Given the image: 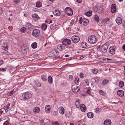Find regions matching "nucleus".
Returning <instances> with one entry per match:
<instances>
[{"label": "nucleus", "mask_w": 125, "mask_h": 125, "mask_svg": "<svg viewBox=\"0 0 125 125\" xmlns=\"http://www.w3.org/2000/svg\"><path fill=\"white\" fill-rule=\"evenodd\" d=\"M3 12V10L0 7V15L2 14Z\"/></svg>", "instance_id": "49530a36"}, {"label": "nucleus", "mask_w": 125, "mask_h": 125, "mask_svg": "<svg viewBox=\"0 0 125 125\" xmlns=\"http://www.w3.org/2000/svg\"><path fill=\"white\" fill-rule=\"evenodd\" d=\"M8 45H6L5 46H3L2 47V49L4 50L7 51L8 50Z\"/></svg>", "instance_id": "f704fd0d"}, {"label": "nucleus", "mask_w": 125, "mask_h": 125, "mask_svg": "<svg viewBox=\"0 0 125 125\" xmlns=\"http://www.w3.org/2000/svg\"><path fill=\"white\" fill-rule=\"evenodd\" d=\"M115 46L114 45L110 47L109 49V52L111 54H113L115 53Z\"/></svg>", "instance_id": "0eeeda50"}, {"label": "nucleus", "mask_w": 125, "mask_h": 125, "mask_svg": "<svg viewBox=\"0 0 125 125\" xmlns=\"http://www.w3.org/2000/svg\"><path fill=\"white\" fill-rule=\"evenodd\" d=\"M33 19L35 21L38 20L40 19V18L38 15L36 13L33 14L32 15Z\"/></svg>", "instance_id": "f8f14e48"}, {"label": "nucleus", "mask_w": 125, "mask_h": 125, "mask_svg": "<svg viewBox=\"0 0 125 125\" xmlns=\"http://www.w3.org/2000/svg\"><path fill=\"white\" fill-rule=\"evenodd\" d=\"M41 78L43 81H45L47 80V77L44 75H41Z\"/></svg>", "instance_id": "c85d7f7f"}, {"label": "nucleus", "mask_w": 125, "mask_h": 125, "mask_svg": "<svg viewBox=\"0 0 125 125\" xmlns=\"http://www.w3.org/2000/svg\"><path fill=\"white\" fill-rule=\"evenodd\" d=\"M3 61L2 60H0V65L3 64Z\"/></svg>", "instance_id": "052dcab7"}, {"label": "nucleus", "mask_w": 125, "mask_h": 125, "mask_svg": "<svg viewBox=\"0 0 125 125\" xmlns=\"http://www.w3.org/2000/svg\"><path fill=\"white\" fill-rule=\"evenodd\" d=\"M116 7L115 4H113L112 5L111 8V12L113 13L116 11Z\"/></svg>", "instance_id": "f3484780"}, {"label": "nucleus", "mask_w": 125, "mask_h": 125, "mask_svg": "<svg viewBox=\"0 0 125 125\" xmlns=\"http://www.w3.org/2000/svg\"><path fill=\"white\" fill-rule=\"evenodd\" d=\"M94 19L97 22H99V19L98 16L96 15H94Z\"/></svg>", "instance_id": "c756f323"}, {"label": "nucleus", "mask_w": 125, "mask_h": 125, "mask_svg": "<svg viewBox=\"0 0 125 125\" xmlns=\"http://www.w3.org/2000/svg\"><path fill=\"white\" fill-rule=\"evenodd\" d=\"M46 22H47V23H48L49 24H50L51 23H52V20H50V21H46Z\"/></svg>", "instance_id": "6e6d98bb"}, {"label": "nucleus", "mask_w": 125, "mask_h": 125, "mask_svg": "<svg viewBox=\"0 0 125 125\" xmlns=\"http://www.w3.org/2000/svg\"><path fill=\"white\" fill-rule=\"evenodd\" d=\"M9 95H11L13 93V90H12L11 91H10L9 92Z\"/></svg>", "instance_id": "8fccbe9b"}, {"label": "nucleus", "mask_w": 125, "mask_h": 125, "mask_svg": "<svg viewBox=\"0 0 125 125\" xmlns=\"http://www.w3.org/2000/svg\"><path fill=\"white\" fill-rule=\"evenodd\" d=\"M92 72L94 74H96L98 72V70L96 69H93L92 70Z\"/></svg>", "instance_id": "58836bf2"}, {"label": "nucleus", "mask_w": 125, "mask_h": 125, "mask_svg": "<svg viewBox=\"0 0 125 125\" xmlns=\"http://www.w3.org/2000/svg\"><path fill=\"white\" fill-rule=\"evenodd\" d=\"M122 48L125 51V44H124L122 46Z\"/></svg>", "instance_id": "69168bd1"}, {"label": "nucleus", "mask_w": 125, "mask_h": 125, "mask_svg": "<svg viewBox=\"0 0 125 125\" xmlns=\"http://www.w3.org/2000/svg\"><path fill=\"white\" fill-rule=\"evenodd\" d=\"M21 32L22 33L25 32L26 31V28L24 27L21 28Z\"/></svg>", "instance_id": "c9c22d12"}, {"label": "nucleus", "mask_w": 125, "mask_h": 125, "mask_svg": "<svg viewBox=\"0 0 125 125\" xmlns=\"http://www.w3.org/2000/svg\"><path fill=\"white\" fill-rule=\"evenodd\" d=\"M57 48L60 51H62L64 49V45L62 43L59 45L57 47Z\"/></svg>", "instance_id": "ddd939ff"}, {"label": "nucleus", "mask_w": 125, "mask_h": 125, "mask_svg": "<svg viewBox=\"0 0 125 125\" xmlns=\"http://www.w3.org/2000/svg\"><path fill=\"white\" fill-rule=\"evenodd\" d=\"M79 103L78 100H76L75 102V105L77 107H79L80 106V105L79 104Z\"/></svg>", "instance_id": "e433bc0d"}, {"label": "nucleus", "mask_w": 125, "mask_h": 125, "mask_svg": "<svg viewBox=\"0 0 125 125\" xmlns=\"http://www.w3.org/2000/svg\"><path fill=\"white\" fill-rule=\"evenodd\" d=\"M87 93H88V94H90L91 93V91H90V90H87Z\"/></svg>", "instance_id": "e2e57ef3"}, {"label": "nucleus", "mask_w": 125, "mask_h": 125, "mask_svg": "<svg viewBox=\"0 0 125 125\" xmlns=\"http://www.w3.org/2000/svg\"><path fill=\"white\" fill-rule=\"evenodd\" d=\"M124 93L123 90H118L117 92V94L118 95L120 96H123L124 94Z\"/></svg>", "instance_id": "4468645a"}, {"label": "nucleus", "mask_w": 125, "mask_h": 125, "mask_svg": "<svg viewBox=\"0 0 125 125\" xmlns=\"http://www.w3.org/2000/svg\"><path fill=\"white\" fill-rule=\"evenodd\" d=\"M83 77V74L82 73H81L80 74V78H82Z\"/></svg>", "instance_id": "5fc2aeb1"}, {"label": "nucleus", "mask_w": 125, "mask_h": 125, "mask_svg": "<svg viewBox=\"0 0 125 125\" xmlns=\"http://www.w3.org/2000/svg\"><path fill=\"white\" fill-rule=\"evenodd\" d=\"M72 89L73 91L75 92H78L79 91V88L77 86H76L75 87H73V86L72 87Z\"/></svg>", "instance_id": "412c9836"}, {"label": "nucleus", "mask_w": 125, "mask_h": 125, "mask_svg": "<svg viewBox=\"0 0 125 125\" xmlns=\"http://www.w3.org/2000/svg\"><path fill=\"white\" fill-rule=\"evenodd\" d=\"M52 125H59V123L58 122L56 121L53 122L52 123Z\"/></svg>", "instance_id": "a18cd8bd"}, {"label": "nucleus", "mask_w": 125, "mask_h": 125, "mask_svg": "<svg viewBox=\"0 0 125 125\" xmlns=\"http://www.w3.org/2000/svg\"><path fill=\"white\" fill-rule=\"evenodd\" d=\"M94 79L96 82H97L99 80V78L98 77H96L94 78Z\"/></svg>", "instance_id": "79ce46f5"}, {"label": "nucleus", "mask_w": 125, "mask_h": 125, "mask_svg": "<svg viewBox=\"0 0 125 125\" xmlns=\"http://www.w3.org/2000/svg\"><path fill=\"white\" fill-rule=\"evenodd\" d=\"M50 28L51 30H55L56 28V25L55 24H52L50 26Z\"/></svg>", "instance_id": "393cba45"}, {"label": "nucleus", "mask_w": 125, "mask_h": 125, "mask_svg": "<svg viewBox=\"0 0 125 125\" xmlns=\"http://www.w3.org/2000/svg\"><path fill=\"white\" fill-rule=\"evenodd\" d=\"M69 78L71 79V80H72V79H73V77L72 75H70L69 76Z\"/></svg>", "instance_id": "680f3d73"}, {"label": "nucleus", "mask_w": 125, "mask_h": 125, "mask_svg": "<svg viewBox=\"0 0 125 125\" xmlns=\"http://www.w3.org/2000/svg\"><path fill=\"white\" fill-rule=\"evenodd\" d=\"M115 21L118 24H120L122 23V19L120 17H117L115 20Z\"/></svg>", "instance_id": "dca6fc26"}, {"label": "nucleus", "mask_w": 125, "mask_h": 125, "mask_svg": "<svg viewBox=\"0 0 125 125\" xmlns=\"http://www.w3.org/2000/svg\"><path fill=\"white\" fill-rule=\"evenodd\" d=\"M0 70L2 71H4L6 70V69L4 68H0Z\"/></svg>", "instance_id": "13d9d810"}, {"label": "nucleus", "mask_w": 125, "mask_h": 125, "mask_svg": "<svg viewBox=\"0 0 125 125\" xmlns=\"http://www.w3.org/2000/svg\"><path fill=\"white\" fill-rule=\"evenodd\" d=\"M88 41L91 44L95 43L96 42V37L94 35H91L88 37Z\"/></svg>", "instance_id": "f03ea898"}, {"label": "nucleus", "mask_w": 125, "mask_h": 125, "mask_svg": "<svg viewBox=\"0 0 125 125\" xmlns=\"http://www.w3.org/2000/svg\"><path fill=\"white\" fill-rule=\"evenodd\" d=\"M42 3L39 1H37L36 4V7L37 8H40L42 6Z\"/></svg>", "instance_id": "a878e982"}, {"label": "nucleus", "mask_w": 125, "mask_h": 125, "mask_svg": "<svg viewBox=\"0 0 125 125\" xmlns=\"http://www.w3.org/2000/svg\"><path fill=\"white\" fill-rule=\"evenodd\" d=\"M65 12L66 14L69 16H71L73 14V11L69 7H67L65 9Z\"/></svg>", "instance_id": "39448f33"}, {"label": "nucleus", "mask_w": 125, "mask_h": 125, "mask_svg": "<svg viewBox=\"0 0 125 125\" xmlns=\"http://www.w3.org/2000/svg\"><path fill=\"white\" fill-rule=\"evenodd\" d=\"M26 27H27L29 29H31V24L27 23V24Z\"/></svg>", "instance_id": "ea45409f"}, {"label": "nucleus", "mask_w": 125, "mask_h": 125, "mask_svg": "<svg viewBox=\"0 0 125 125\" xmlns=\"http://www.w3.org/2000/svg\"><path fill=\"white\" fill-rule=\"evenodd\" d=\"M107 48L108 46L105 43L102 46L101 48V50L102 52H105L107 51Z\"/></svg>", "instance_id": "1a4fd4ad"}, {"label": "nucleus", "mask_w": 125, "mask_h": 125, "mask_svg": "<svg viewBox=\"0 0 125 125\" xmlns=\"http://www.w3.org/2000/svg\"><path fill=\"white\" fill-rule=\"evenodd\" d=\"M48 82L50 84H51L53 82L51 76H49L48 78Z\"/></svg>", "instance_id": "bb28decb"}, {"label": "nucleus", "mask_w": 125, "mask_h": 125, "mask_svg": "<svg viewBox=\"0 0 125 125\" xmlns=\"http://www.w3.org/2000/svg\"><path fill=\"white\" fill-rule=\"evenodd\" d=\"M104 125H111V121L109 119H106L105 120L104 123Z\"/></svg>", "instance_id": "2eb2a0df"}, {"label": "nucleus", "mask_w": 125, "mask_h": 125, "mask_svg": "<svg viewBox=\"0 0 125 125\" xmlns=\"http://www.w3.org/2000/svg\"><path fill=\"white\" fill-rule=\"evenodd\" d=\"M87 115L88 118H92L94 116L93 114L91 112H89L87 114Z\"/></svg>", "instance_id": "5701e85b"}, {"label": "nucleus", "mask_w": 125, "mask_h": 125, "mask_svg": "<svg viewBox=\"0 0 125 125\" xmlns=\"http://www.w3.org/2000/svg\"><path fill=\"white\" fill-rule=\"evenodd\" d=\"M95 112L97 113H98L99 112V108H96L95 109Z\"/></svg>", "instance_id": "864d4df0"}, {"label": "nucleus", "mask_w": 125, "mask_h": 125, "mask_svg": "<svg viewBox=\"0 0 125 125\" xmlns=\"http://www.w3.org/2000/svg\"><path fill=\"white\" fill-rule=\"evenodd\" d=\"M4 53L6 55H11V54H10V53H9L8 51H6L4 52Z\"/></svg>", "instance_id": "4d7b16f0"}, {"label": "nucleus", "mask_w": 125, "mask_h": 125, "mask_svg": "<svg viewBox=\"0 0 125 125\" xmlns=\"http://www.w3.org/2000/svg\"><path fill=\"white\" fill-rule=\"evenodd\" d=\"M79 81L77 79H76L74 81V82L75 84H77L79 83Z\"/></svg>", "instance_id": "603ef678"}, {"label": "nucleus", "mask_w": 125, "mask_h": 125, "mask_svg": "<svg viewBox=\"0 0 125 125\" xmlns=\"http://www.w3.org/2000/svg\"><path fill=\"white\" fill-rule=\"evenodd\" d=\"M51 107L50 105H47L45 107V111L46 113H49L50 111Z\"/></svg>", "instance_id": "9b49d317"}, {"label": "nucleus", "mask_w": 125, "mask_h": 125, "mask_svg": "<svg viewBox=\"0 0 125 125\" xmlns=\"http://www.w3.org/2000/svg\"><path fill=\"white\" fill-rule=\"evenodd\" d=\"M119 86L121 87H122L124 85V83L123 81H120L119 83Z\"/></svg>", "instance_id": "473e14b6"}, {"label": "nucleus", "mask_w": 125, "mask_h": 125, "mask_svg": "<svg viewBox=\"0 0 125 125\" xmlns=\"http://www.w3.org/2000/svg\"><path fill=\"white\" fill-rule=\"evenodd\" d=\"M99 93L100 94L103 96H105L106 94L105 92L102 90H100L99 91Z\"/></svg>", "instance_id": "7c9ffc66"}, {"label": "nucleus", "mask_w": 125, "mask_h": 125, "mask_svg": "<svg viewBox=\"0 0 125 125\" xmlns=\"http://www.w3.org/2000/svg\"><path fill=\"white\" fill-rule=\"evenodd\" d=\"M21 98L23 100H27L32 97V93L31 92H27L21 94Z\"/></svg>", "instance_id": "f257e3e1"}, {"label": "nucleus", "mask_w": 125, "mask_h": 125, "mask_svg": "<svg viewBox=\"0 0 125 125\" xmlns=\"http://www.w3.org/2000/svg\"><path fill=\"white\" fill-rule=\"evenodd\" d=\"M36 85L37 87H40L41 86V84L39 82L37 83L36 84Z\"/></svg>", "instance_id": "c03bdc74"}, {"label": "nucleus", "mask_w": 125, "mask_h": 125, "mask_svg": "<svg viewBox=\"0 0 125 125\" xmlns=\"http://www.w3.org/2000/svg\"><path fill=\"white\" fill-rule=\"evenodd\" d=\"M27 113L29 114H31L32 113V112L31 111H30L29 110H28L27 111Z\"/></svg>", "instance_id": "3c124183"}, {"label": "nucleus", "mask_w": 125, "mask_h": 125, "mask_svg": "<svg viewBox=\"0 0 125 125\" xmlns=\"http://www.w3.org/2000/svg\"><path fill=\"white\" fill-rule=\"evenodd\" d=\"M80 107L81 110L83 112H84L86 110V108L85 105L83 104L80 105L79 106Z\"/></svg>", "instance_id": "aec40b11"}, {"label": "nucleus", "mask_w": 125, "mask_h": 125, "mask_svg": "<svg viewBox=\"0 0 125 125\" xmlns=\"http://www.w3.org/2000/svg\"><path fill=\"white\" fill-rule=\"evenodd\" d=\"M3 111H2L1 109H0V116L2 114Z\"/></svg>", "instance_id": "0e129e2a"}, {"label": "nucleus", "mask_w": 125, "mask_h": 125, "mask_svg": "<svg viewBox=\"0 0 125 125\" xmlns=\"http://www.w3.org/2000/svg\"><path fill=\"white\" fill-rule=\"evenodd\" d=\"M71 43V40L69 39H65L62 42V43L65 46L67 45H70V44Z\"/></svg>", "instance_id": "6e6552de"}, {"label": "nucleus", "mask_w": 125, "mask_h": 125, "mask_svg": "<svg viewBox=\"0 0 125 125\" xmlns=\"http://www.w3.org/2000/svg\"><path fill=\"white\" fill-rule=\"evenodd\" d=\"M41 122L42 124H44V121L43 120H41Z\"/></svg>", "instance_id": "774afa93"}, {"label": "nucleus", "mask_w": 125, "mask_h": 125, "mask_svg": "<svg viewBox=\"0 0 125 125\" xmlns=\"http://www.w3.org/2000/svg\"><path fill=\"white\" fill-rule=\"evenodd\" d=\"M85 14L88 16H90L92 15L91 12L90 11L85 13Z\"/></svg>", "instance_id": "72a5a7b5"}, {"label": "nucleus", "mask_w": 125, "mask_h": 125, "mask_svg": "<svg viewBox=\"0 0 125 125\" xmlns=\"http://www.w3.org/2000/svg\"><path fill=\"white\" fill-rule=\"evenodd\" d=\"M109 82V81L108 80H106V79H104L103 80L102 82V84L103 85L105 84H106Z\"/></svg>", "instance_id": "2f4dec72"}, {"label": "nucleus", "mask_w": 125, "mask_h": 125, "mask_svg": "<svg viewBox=\"0 0 125 125\" xmlns=\"http://www.w3.org/2000/svg\"><path fill=\"white\" fill-rule=\"evenodd\" d=\"M103 8L100 6H96L94 7L93 10L94 11L96 12H98L100 13L103 10Z\"/></svg>", "instance_id": "20e7f679"}, {"label": "nucleus", "mask_w": 125, "mask_h": 125, "mask_svg": "<svg viewBox=\"0 0 125 125\" xmlns=\"http://www.w3.org/2000/svg\"><path fill=\"white\" fill-rule=\"evenodd\" d=\"M54 15L56 16H59L60 15V11L57 10H55L53 12Z\"/></svg>", "instance_id": "a211bd4d"}, {"label": "nucleus", "mask_w": 125, "mask_h": 125, "mask_svg": "<svg viewBox=\"0 0 125 125\" xmlns=\"http://www.w3.org/2000/svg\"><path fill=\"white\" fill-rule=\"evenodd\" d=\"M59 112L62 114H63L64 113V108L62 106L60 107L59 109Z\"/></svg>", "instance_id": "6ab92c4d"}, {"label": "nucleus", "mask_w": 125, "mask_h": 125, "mask_svg": "<svg viewBox=\"0 0 125 125\" xmlns=\"http://www.w3.org/2000/svg\"><path fill=\"white\" fill-rule=\"evenodd\" d=\"M72 42L74 43H78L80 40V39L79 37L76 36H73L71 38Z\"/></svg>", "instance_id": "7ed1b4c3"}, {"label": "nucleus", "mask_w": 125, "mask_h": 125, "mask_svg": "<svg viewBox=\"0 0 125 125\" xmlns=\"http://www.w3.org/2000/svg\"><path fill=\"white\" fill-rule=\"evenodd\" d=\"M89 21L86 19L84 18L83 20V25L84 26H86L87 24L88 23Z\"/></svg>", "instance_id": "b1692460"}, {"label": "nucleus", "mask_w": 125, "mask_h": 125, "mask_svg": "<svg viewBox=\"0 0 125 125\" xmlns=\"http://www.w3.org/2000/svg\"><path fill=\"white\" fill-rule=\"evenodd\" d=\"M10 105V104H8L6 105L4 107V108L6 112H7L8 111L10 110V108L9 107Z\"/></svg>", "instance_id": "9d476101"}, {"label": "nucleus", "mask_w": 125, "mask_h": 125, "mask_svg": "<svg viewBox=\"0 0 125 125\" xmlns=\"http://www.w3.org/2000/svg\"><path fill=\"white\" fill-rule=\"evenodd\" d=\"M85 81V84L87 85H88L89 84V82H88V80L87 79L85 80H84Z\"/></svg>", "instance_id": "09e8293b"}, {"label": "nucleus", "mask_w": 125, "mask_h": 125, "mask_svg": "<svg viewBox=\"0 0 125 125\" xmlns=\"http://www.w3.org/2000/svg\"><path fill=\"white\" fill-rule=\"evenodd\" d=\"M9 122L8 121H6L4 122L3 124V125H9Z\"/></svg>", "instance_id": "37998d69"}, {"label": "nucleus", "mask_w": 125, "mask_h": 125, "mask_svg": "<svg viewBox=\"0 0 125 125\" xmlns=\"http://www.w3.org/2000/svg\"><path fill=\"white\" fill-rule=\"evenodd\" d=\"M40 110V108L39 107H36L34 108L33 111L34 113H37L39 112Z\"/></svg>", "instance_id": "4be33fe9"}, {"label": "nucleus", "mask_w": 125, "mask_h": 125, "mask_svg": "<svg viewBox=\"0 0 125 125\" xmlns=\"http://www.w3.org/2000/svg\"><path fill=\"white\" fill-rule=\"evenodd\" d=\"M86 44V43L84 42H82L81 44L83 48H85L87 47Z\"/></svg>", "instance_id": "4c0bfd02"}, {"label": "nucleus", "mask_w": 125, "mask_h": 125, "mask_svg": "<svg viewBox=\"0 0 125 125\" xmlns=\"http://www.w3.org/2000/svg\"><path fill=\"white\" fill-rule=\"evenodd\" d=\"M76 1L78 3H80L82 1V0H76Z\"/></svg>", "instance_id": "338daca9"}, {"label": "nucleus", "mask_w": 125, "mask_h": 125, "mask_svg": "<svg viewBox=\"0 0 125 125\" xmlns=\"http://www.w3.org/2000/svg\"><path fill=\"white\" fill-rule=\"evenodd\" d=\"M83 22V18L82 17H81L79 19V23L80 24H82Z\"/></svg>", "instance_id": "de8ad7c7"}, {"label": "nucleus", "mask_w": 125, "mask_h": 125, "mask_svg": "<svg viewBox=\"0 0 125 125\" xmlns=\"http://www.w3.org/2000/svg\"><path fill=\"white\" fill-rule=\"evenodd\" d=\"M31 47L33 49H35L37 47V44L36 42H34L31 45Z\"/></svg>", "instance_id": "cd10ccee"}, {"label": "nucleus", "mask_w": 125, "mask_h": 125, "mask_svg": "<svg viewBox=\"0 0 125 125\" xmlns=\"http://www.w3.org/2000/svg\"><path fill=\"white\" fill-rule=\"evenodd\" d=\"M19 1V0H14V2L15 4H17Z\"/></svg>", "instance_id": "bf43d9fd"}, {"label": "nucleus", "mask_w": 125, "mask_h": 125, "mask_svg": "<svg viewBox=\"0 0 125 125\" xmlns=\"http://www.w3.org/2000/svg\"><path fill=\"white\" fill-rule=\"evenodd\" d=\"M47 27V26L46 25H42V29L44 30H45L46 29Z\"/></svg>", "instance_id": "a19ab883"}, {"label": "nucleus", "mask_w": 125, "mask_h": 125, "mask_svg": "<svg viewBox=\"0 0 125 125\" xmlns=\"http://www.w3.org/2000/svg\"><path fill=\"white\" fill-rule=\"evenodd\" d=\"M40 33V31L38 29H35L32 31V35L34 37H37L39 35Z\"/></svg>", "instance_id": "423d86ee"}]
</instances>
